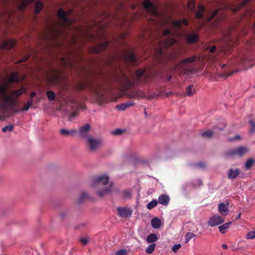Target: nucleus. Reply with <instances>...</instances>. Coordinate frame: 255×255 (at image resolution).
<instances>
[{
    "label": "nucleus",
    "mask_w": 255,
    "mask_h": 255,
    "mask_svg": "<svg viewBox=\"0 0 255 255\" xmlns=\"http://www.w3.org/2000/svg\"><path fill=\"white\" fill-rule=\"evenodd\" d=\"M125 38V34L121 33L118 38H113L110 42L104 41L98 44L94 48L93 52L99 53L107 48L113 49L115 54L109 61L111 64H114L116 62L136 64L137 63L136 56L133 52L129 50V48L127 45Z\"/></svg>",
    "instance_id": "1"
},
{
    "label": "nucleus",
    "mask_w": 255,
    "mask_h": 255,
    "mask_svg": "<svg viewBox=\"0 0 255 255\" xmlns=\"http://www.w3.org/2000/svg\"><path fill=\"white\" fill-rule=\"evenodd\" d=\"M26 92V89L22 86L18 89L7 92V86H0V116L4 112L16 106L18 98Z\"/></svg>",
    "instance_id": "2"
},
{
    "label": "nucleus",
    "mask_w": 255,
    "mask_h": 255,
    "mask_svg": "<svg viewBox=\"0 0 255 255\" xmlns=\"http://www.w3.org/2000/svg\"><path fill=\"white\" fill-rule=\"evenodd\" d=\"M77 88L79 91L89 90L100 102L103 100L105 88L103 82L100 80L80 83L77 85Z\"/></svg>",
    "instance_id": "3"
},
{
    "label": "nucleus",
    "mask_w": 255,
    "mask_h": 255,
    "mask_svg": "<svg viewBox=\"0 0 255 255\" xmlns=\"http://www.w3.org/2000/svg\"><path fill=\"white\" fill-rule=\"evenodd\" d=\"M176 40L174 38H169L166 40L160 41L159 48L156 50L154 54L155 60L161 64H165L167 62L172 60L175 55L173 54L166 53L163 48H167L175 44Z\"/></svg>",
    "instance_id": "4"
},
{
    "label": "nucleus",
    "mask_w": 255,
    "mask_h": 255,
    "mask_svg": "<svg viewBox=\"0 0 255 255\" xmlns=\"http://www.w3.org/2000/svg\"><path fill=\"white\" fill-rule=\"evenodd\" d=\"M197 60L196 55H193L190 57H186L178 63L174 67V70L179 72L187 73L193 70L192 64Z\"/></svg>",
    "instance_id": "5"
},
{
    "label": "nucleus",
    "mask_w": 255,
    "mask_h": 255,
    "mask_svg": "<svg viewBox=\"0 0 255 255\" xmlns=\"http://www.w3.org/2000/svg\"><path fill=\"white\" fill-rule=\"evenodd\" d=\"M72 11V9H69L66 12L62 8H60L58 10L57 15L59 19V25L61 27L66 28L70 27L71 21L68 17V15L70 14Z\"/></svg>",
    "instance_id": "6"
},
{
    "label": "nucleus",
    "mask_w": 255,
    "mask_h": 255,
    "mask_svg": "<svg viewBox=\"0 0 255 255\" xmlns=\"http://www.w3.org/2000/svg\"><path fill=\"white\" fill-rule=\"evenodd\" d=\"M248 151L249 149L248 147L246 146H239L227 151L225 153V156L227 157L235 155L242 157L246 154Z\"/></svg>",
    "instance_id": "7"
},
{
    "label": "nucleus",
    "mask_w": 255,
    "mask_h": 255,
    "mask_svg": "<svg viewBox=\"0 0 255 255\" xmlns=\"http://www.w3.org/2000/svg\"><path fill=\"white\" fill-rule=\"evenodd\" d=\"M109 182V177L105 174L94 176L92 179V185L93 187L99 186L100 185H107Z\"/></svg>",
    "instance_id": "8"
},
{
    "label": "nucleus",
    "mask_w": 255,
    "mask_h": 255,
    "mask_svg": "<svg viewBox=\"0 0 255 255\" xmlns=\"http://www.w3.org/2000/svg\"><path fill=\"white\" fill-rule=\"evenodd\" d=\"M87 142L89 150L92 151L98 149L102 144V140L100 138H94L91 136H87Z\"/></svg>",
    "instance_id": "9"
},
{
    "label": "nucleus",
    "mask_w": 255,
    "mask_h": 255,
    "mask_svg": "<svg viewBox=\"0 0 255 255\" xmlns=\"http://www.w3.org/2000/svg\"><path fill=\"white\" fill-rule=\"evenodd\" d=\"M225 221L224 219L220 215H214L210 217L208 222V225L210 227L219 225Z\"/></svg>",
    "instance_id": "10"
},
{
    "label": "nucleus",
    "mask_w": 255,
    "mask_h": 255,
    "mask_svg": "<svg viewBox=\"0 0 255 255\" xmlns=\"http://www.w3.org/2000/svg\"><path fill=\"white\" fill-rule=\"evenodd\" d=\"M118 215L122 218H129L131 216L132 211L128 207H118Z\"/></svg>",
    "instance_id": "11"
},
{
    "label": "nucleus",
    "mask_w": 255,
    "mask_h": 255,
    "mask_svg": "<svg viewBox=\"0 0 255 255\" xmlns=\"http://www.w3.org/2000/svg\"><path fill=\"white\" fill-rule=\"evenodd\" d=\"M120 82L126 89H129L134 85V82L131 81L124 73H122V78L120 79Z\"/></svg>",
    "instance_id": "12"
},
{
    "label": "nucleus",
    "mask_w": 255,
    "mask_h": 255,
    "mask_svg": "<svg viewBox=\"0 0 255 255\" xmlns=\"http://www.w3.org/2000/svg\"><path fill=\"white\" fill-rule=\"evenodd\" d=\"M144 8L146 11L152 14H156L157 12L152 2L149 0H145L143 3Z\"/></svg>",
    "instance_id": "13"
},
{
    "label": "nucleus",
    "mask_w": 255,
    "mask_h": 255,
    "mask_svg": "<svg viewBox=\"0 0 255 255\" xmlns=\"http://www.w3.org/2000/svg\"><path fill=\"white\" fill-rule=\"evenodd\" d=\"M16 44V41L12 39H8L3 41L0 45L2 49H9L13 47Z\"/></svg>",
    "instance_id": "14"
},
{
    "label": "nucleus",
    "mask_w": 255,
    "mask_h": 255,
    "mask_svg": "<svg viewBox=\"0 0 255 255\" xmlns=\"http://www.w3.org/2000/svg\"><path fill=\"white\" fill-rule=\"evenodd\" d=\"M128 98H144L145 97L144 93L140 90H133L129 91L127 94Z\"/></svg>",
    "instance_id": "15"
},
{
    "label": "nucleus",
    "mask_w": 255,
    "mask_h": 255,
    "mask_svg": "<svg viewBox=\"0 0 255 255\" xmlns=\"http://www.w3.org/2000/svg\"><path fill=\"white\" fill-rule=\"evenodd\" d=\"M145 71L142 69H138L135 72V78L137 82H144L145 81Z\"/></svg>",
    "instance_id": "16"
},
{
    "label": "nucleus",
    "mask_w": 255,
    "mask_h": 255,
    "mask_svg": "<svg viewBox=\"0 0 255 255\" xmlns=\"http://www.w3.org/2000/svg\"><path fill=\"white\" fill-rule=\"evenodd\" d=\"M240 173V170L238 168H230L228 172V177L230 179L236 178Z\"/></svg>",
    "instance_id": "17"
},
{
    "label": "nucleus",
    "mask_w": 255,
    "mask_h": 255,
    "mask_svg": "<svg viewBox=\"0 0 255 255\" xmlns=\"http://www.w3.org/2000/svg\"><path fill=\"white\" fill-rule=\"evenodd\" d=\"M199 40L198 35L196 33L188 34L186 37V41L188 43H194Z\"/></svg>",
    "instance_id": "18"
},
{
    "label": "nucleus",
    "mask_w": 255,
    "mask_h": 255,
    "mask_svg": "<svg viewBox=\"0 0 255 255\" xmlns=\"http://www.w3.org/2000/svg\"><path fill=\"white\" fill-rule=\"evenodd\" d=\"M228 205V204L226 205L223 203H221L219 204L218 211L222 216H225L228 214L229 209Z\"/></svg>",
    "instance_id": "19"
},
{
    "label": "nucleus",
    "mask_w": 255,
    "mask_h": 255,
    "mask_svg": "<svg viewBox=\"0 0 255 255\" xmlns=\"http://www.w3.org/2000/svg\"><path fill=\"white\" fill-rule=\"evenodd\" d=\"M169 197L165 194L160 195L158 198V203L164 206H167L169 202Z\"/></svg>",
    "instance_id": "20"
},
{
    "label": "nucleus",
    "mask_w": 255,
    "mask_h": 255,
    "mask_svg": "<svg viewBox=\"0 0 255 255\" xmlns=\"http://www.w3.org/2000/svg\"><path fill=\"white\" fill-rule=\"evenodd\" d=\"M90 126L88 124H85L84 126L81 127L79 129L80 135L82 137L86 136V133L90 130Z\"/></svg>",
    "instance_id": "21"
},
{
    "label": "nucleus",
    "mask_w": 255,
    "mask_h": 255,
    "mask_svg": "<svg viewBox=\"0 0 255 255\" xmlns=\"http://www.w3.org/2000/svg\"><path fill=\"white\" fill-rule=\"evenodd\" d=\"M113 186V183H111L109 187L104 188L102 190L98 191V194L99 196L102 197L107 194L109 193L111 191V187Z\"/></svg>",
    "instance_id": "22"
},
{
    "label": "nucleus",
    "mask_w": 255,
    "mask_h": 255,
    "mask_svg": "<svg viewBox=\"0 0 255 255\" xmlns=\"http://www.w3.org/2000/svg\"><path fill=\"white\" fill-rule=\"evenodd\" d=\"M20 79L19 74L17 72H13L10 74L8 77V82L11 83L15 82H19Z\"/></svg>",
    "instance_id": "23"
},
{
    "label": "nucleus",
    "mask_w": 255,
    "mask_h": 255,
    "mask_svg": "<svg viewBox=\"0 0 255 255\" xmlns=\"http://www.w3.org/2000/svg\"><path fill=\"white\" fill-rule=\"evenodd\" d=\"M205 11V8L204 5H200L198 6V9L195 13V17L196 18L200 19L203 17L204 13Z\"/></svg>",
    "instance_id": "24"
},
{
    "label": "nucleus",
    "mask_w": 255,
    "mask_h": 255,
    "mask_svg": "<svg viewBox=\"0 0 255 255\" xmlns=\"http://www.w3.org/2000/svg\"><path fill=\"white\" fill-rule=\"evenodd\" d=\"M151 226L154 229H159L161 224V220L158 218H154L151 222Z\"/></svg>",
    "instance_id": "25"
},
{
    "label": "nucleus",
    "mask_w": 255,
    "mask_h": 255,
    "mask_svg": "<svg viewBox=\"0 0 255 255\" xmlns=\"http://www.w3.org/2000/svg\"><path fill=\"white\" fill-rule=\"evenodd\" d=\"M34 0H20V3L18 8L21 10H23L28 4L31 3Z\"/></svg>",
    "instance_id": "26"
},
{
    "label": "nucleus",
    "mask_w": 255,
    "mask_h": 255,
    "mask_svg": "<svg viewBox=\"0 0 255 255\" xmlns=\"http://www.w3.org/2000/svg\"><path fill=\"white\" fill-rule=\"evenodd\" d=\"M158 240V237L155 234H150L146 237V242L148 243H153Z\"/></svg>",
    "instance_id": "27"
},
{
    "label": "nucleus",
    "mask_w": 255,
    "mask_h": 255,
    "mask_svg": "<svg viewBox=\"0 0 255 255\" xmlns=\"http://www.w3.org/2000/svg\"><path fill=\"white\" fill-rule=\"evenodd\" d=\"M196 93L195 89L193 85H190L186 89V94L189 97L193 96Z\"/></svg>",
    "instance_id": "28"
},
{
    "label": "nucleus",
    "mask_w": 255,
    "mask_h": 255,
    "mask_svg": "<svg viewBox=\"0 0 255 255\" xmlns=\"http://www.w3.org/2000/svg\"><path fill=\"white\" fill-rule=\"evenodd\" d=\"M76 132V130L75 129H71V130H67L66 129H61L60 130V133L64 136H68L70 135L73 134L74 133Z\"/></svg>",
    "instance_id": "29"
},
{
    "label": "nucleus",
    "mask_w": 255,
    "mask_h": 255,
    "mask_svg": "<svg viewBox=\"0 0 255 255\" xmlns=\"http://www.w3.org/2000/svg\"><path fill=\"white\" fill-rule=\"evenodd\" d=\"M232 222H228L227 223H225L222 226L219 227V230L221 232L222 234H225L226 232V230L230 228V226Z\"/></svg>",
    "instance_id": "30"
},
{
    "label": "nucleus",
    "mask_w": 255,
    "mask_h": 255,
    "mask_svg": "<svg viewBox=\"0 0 255 255\" xmlns=\"http://www.w3.org/2000/svg\"><path fill=\"white\" fill-rule=\"evenodd\" d=\"M43 6V3L40 1H37L35 3L34 12L36 14H38Z\"/></svg>",
    "instance_id": "31"
},
{
    "label": "nucleus",
    "mask_w": 255,
    "mask_h": 255,
    "mask_svg": "<svg viewBox=\"0 0 255 255\" xmlns=\"http://www.w3.org/2000/svg\"><path fill=\"white\" fill-rule=\"evenodd\" d=\"M33 105V100L30 99L26 103H24L22 109L20 111H27Z\"/></svg>",
    "instance_id": "32"
},
{
    "label": "nucleus",
    "mask_w": 255,
    "mask_h": 255,
    "mask_svg": "<svg viewBox=\"0 0 255 255\" xmlns=\"http://www.w3.org/2000/svg\"><path fill=\"white\" fill-rule=\"evenodd\" d=\"M255 160L253 158L248 159L245 163V167L246 169H250L254 165Z\"/></svg>",
    "instance_id": "33"
},
{
    "label": "nucleus",
    "mask_w": 255,
    "mask_h": 255,
    "mask_svg": "<svg viewBox=\"0 0 255 255\" xmlns=\"http://www.w3.org/2000/svg\"><path fill=\"white\" fill-rule=\"evenodd\" d=\"M196 236V234L191 233V232H188L185 234V243H188L191 239L195 237Z\"/></svg>",
    "instance_id": "34"
},
{
    "label": "nucleus",
    "mask_w": 255,
    "mask_h": 255,
    "mask_svg": "<svg viewBox=\"0 0 255 255\" xmlns=\"http://www.w3.org/2000/svg\"><path fill=\"white\" fill-rule=\"evenodd\" d=\"M158 202L156 199L152 200L147 205V208L149 210H151L157 205Z\"/></svg>",
    "instance_id": "35"
},
{
    "label": "nucleus",
    "mask_w": 255,
    "mask_h": 255,
    "mask_svg": "<svg viewBox=\"0 0 255 255\" xmlns=\"http://www.w3.org/2000/svg\"><path fill=\"white\" fill-rule=\"evenodd\" d=\"M213 134L214 132L211 130H208L201 133V136L204 138H210L212 137Z\"/></svg>",
    "instance_id": "36"
},
{
    "label": "nucleus",
    "mask_w": 255,
    "mask_h": 255,
    "mask_svg": "<svg viewBox=\"0 0 255 255\" xmlns=\"http://www.w3.org/2000/svg\"><path fill=\"white\" fill-rule=\"evenodd\" d=\"M156 247V244L154 243H152L150 244L148 247L146 249L145 252L148 254H151L154 250L155 248Z\"/></svg>",
    "instance_id": "37"
},
{
    "label": "nucleus",
    "mask_w": 255,
    "mask_h": 255,
    "mask_svg": "<svg viewBox=\"0 0 255 255\" xmlns=\"http://www.w3.org/2000/svg\"><path fill=\"white\" fill-rule=\"evenodd\" d=\"M195 0H189L188 3V7L192 11H194L195 7Z\"/></svg>",
    "instance_id": "38"
},
{
    "label": "nucleus",
    "mask_w": 255,
    "mask_h": 255,
    "mask_svg": "<svg viewBox=\"0 0 255 255\" xmlns=\"http://www.w3.org/2000/svg\"><path fill=\"white\" fill-rule=\"evenodd\" d=\"M46 95L47 97V98L50 101H53L55 99V93L52 91H49L46 93Z\"/></svg>",
    "instance_id": "39"
},
{
    "label": "nucleus",
    "mask_w": 255,
    "mask_h": 255,
    "mask_svg": "<svg viewBox=\"0 0 255 255\" xmlns=\"http://www.w3.org/2000/svg\"><path fill=\"white\" fill-rule=\"evenodd\" d=\"M251 0H244L243 1H242V2H241L238 7H237L236 8H235V10L236 11H238L241 8H242V7H244L245 5H246L247 4V3L250 1Z\"/></svg>",
    "instance_id": "40"
},
{
    "label": "nucleus",
    "mask_w": 255,
    "mask_h": 255,
    "mask_svg": "<svg viewBox=\"0 0 255 255\" xmlns=\"http://www.w3.org/2000/svg\"><path fill=\"white\" fill-rule=\"evenodd\" d=\"M15 107V106H14L12 108H10L8 110H7L6 111L4 112L1 116H0V119H2V118H4L5 116V114L6 113H8L10 111H11L12 112L13 114L17 113L18 111L14 109Z\"/></svg>",
    "instance_id": "41"
},
{
    "label": "nucleus",
    "mask_w": 255,
    "mask_h": 255,
    "mask_svg": "<svg viewBox=\"0 0 255 255\" xmlns=\"http://www.w3.org/2000/svg\"><path fill=\"white\" fill-rule=\"evenodd\" d=\"M207 50H209V52L213 54L212 56L213 57H214L215 52L216 51V46L215 45L212 46H208Z\"/></svg>",
    "instance_id": "42"
},
{
    "label": "nucleus",
    "mask_w": 255,
    "mask_h": 255,
    "mask_svg": "<svg viewBox=\"0 0 255 255\" xmlns=\"http://www.w3.org/2000/svg\"><path fill=\"white\" fill-rule=\"evenodd\" d=\"M173 26L177 28H179L181 26L182 22L181 20H174L172 22Z\"/></svg>",
    "instance_id": "43"
},
{
    "label": "nucleus",
    "mask_w": 255,
    "mask_h": 255,
    "mask_svg": "<svg viewBox=\"0 0 255 255\" xmlns=\"http://www.w3.org/2000/svg\"><path fill=\"white\" fill-rule=\"evenodd\" d=\"M255 238V231L249 232L246 235L247 239H254Z\"/></svg>",
    "instance_id": "44"
},
{
    "label": "nucleus",
    "mask_w": 255,
    "mask_h": 255,
    "mask_svg": "<svg viewBox=\"0 0 255 255\" xmlns=\"http://www.w3.org/2000/svg\"><path fill=\"white\" fill-rule=\"evenodd\" d=\"M249 123L251 126L250 132L251 133H253L255 131V123L253 120H250Z\"/></svg>",
    "instance_id": "45"
},
{
    "label": "nucleus",
    "mask_w": 255,
    "mask_h": 255,
    "mask_svg": "<svg viewBox=\"0 0 255 255\" xmlns=\"http://www.w3.org/2000/svg\"><path fill=\"white\" fill-rule=\"evenodd\" d=\"M88 198V194L86 192H82L79 198V202H82L84 200Z\"/></svg>",
    "instance_id": "46"
},
{
    "label": "nucleus",
    "mask_w": 255,
    "mask_h": 255,
    "mask_svg": "<svg viewBox=\"0 0 255 255\" xmlns=\"http://www.w3.org/2000/svg\"><path fill=\"white\" fill-rule=\"evenodd\" d=\"M13 127L12 125L5 126L2 128V131L3 132H6L7 131H11L13 129Z\"/></svg>",
    "instance_id": "47"
},
{
    "label": "nucleus",
    "mask_w": 255,
    "mask_h": 255,
    "mask_svg": "<svg viewBox=\"0 0 255 255\" xmlns=\"http://www.w3.org/2000/svg\"><path fill=\"white\" fill-rule=\"evenodd\" d=\"M127 254V251L125 249H121L117 251L116 255H126Z\"/></svg>",
    "instance_id": "48"
},
{
    "label": "nucleus",
    "mask_w": 255,
    "mask_h": 255,
    "mask_svg": "<svg viewBox=\"0 0 255 255\" xmlns=\"http://www.w3.org/2000/svg\"><path fill=\"white\" fill-rule=\"evenodd\" d=\"M124 132V130L120 129L117 128L116 130L112 131V134L114 135H120Z\"/></svg>",
    "instance_id": "49"
},
{
    "label": "nucleus",
    "mask_w": 255,
    "mask_h": 255,
    "mask_svg": "<svg viewBox=\"0 0 255 255\" xmlns=\"http://www.w3.org/2000/svg\"><path fill=\"white\" fill-rule=\"evenodd\" d=\"M181 246L180 244L174 245L172 248V250L174 253H176L181 248Z\"/></svg>",
    "instance_id": "50"
},
{
    "label": "nucleus",
    "mask_w": 255,
    "mask_h": 255,
    "mask_svg": "<svg viewBox=\"0 0 255 255\" xmlns=\"http://www.w3.org/2000/svg\"><path fill=\"white\" fill-rule=\"evenodd\" d=\"M124 197L125 198H129L131 196V193L128 190H125L124 191Z\"/></svg>",
    "instance_id": "51"
},
{
    "label": "nucleus",
    "mask_w": 255,
    "mask_h": 255,
    "mask_svg": "<svg viewBox=\"0 0 255 255\" xmlns=\"http://www.w3.org/2000/svg\"><path fill=\"white\" fill-rule=\"evenodd\" d=\"M117 109L119 110L124 111L126 109V107L124 103L121 104L117 106Z\"/></svg>",
    "instance_id": "52"
},
{
    "label": "nucleus",
    "mask_w": 255,
    "mask_h": 255,
    "mask_svg": "<svg viewBox=\"0 0 255 255\" xmlns=\"http://www.w3.org/2000/svg\"><path fill=\"white\" fill-rule=\"evenodd\" d=\"M218 10H215L211 14L210 17L209 18V20L214 18L218 14Z\"/></svg>",
    "instance_id": "53"
},
{
    "label": "nucleus",
    "mask_w": 255,
    "mask_h": 255,
    "mask_svg": "<svg viewBox=\"0 0 255 255\" xmlns=\"http://www.w3.org/2000/svg\"><path fill=\"white\" fill-rule=\"evenodd\" d=\"M80 241L82 245L84 246L86 245L88 242V239L86 238H81Z\"/></svg>",
    "instance_id": "54"
},
{
    "label": "nucleus",
    "mask_w": 255,
    "mask_h": 255,
    "mask_svg": "<svg viewBox=\"0 0 255 255\" xmlns=\"http://www.w3.org/2000/svg\"><path fill=\"white\" fill-rule=\"evenodd\" d=\"M124 104L125 105V106L126 107V109H127L128 107L133 106L134 103L132 101H129L128 102L125 103Z\"/></svg>",
    "instance_id": "55"
},
{
    "label": "nucleus",
    "mask_w": 255,
    "mask_h": 255,
    "mask_svg": "<svg viewBox=\"0 0 255 255\" xmlns=\"http://www.w3.org/2000/svg\"><path fill=\"white\" fill-rule=\"evenodd\" d=\"M77 115V112H72L70 116H69V120L70 121H71L72 119L74 118H75Z\"/></svg>",
    "instance_id": "56"
},
{
    "label": "nucleus",
    "mask_w": 255,
    "mask_h": 255,
    "mask_svg": "<svg viewBox=\"0 0 255 255\" xmlns=\"http://www.w3.org/2000/svg\"><path fill=\"white\" fill-rule=\"evenodd\" d=\"M163 78L167 82H169L171 80L172 76L170 74H167L166 77H163Z\"/></svg>",
    "instance_id": "57"
},
{
    "label": "nucleus",
    "mask_w": 255,
    "mask_h": 255,
    "mask_svg": "<svg viewBox=\"0 0 255 255\" xmlns=\"http://www.w3.org/2000/svg\"><path fill=\"white\" fill-rule=\"evenodd\" d=\"M171 33V31L170 29H165L163 33V35L164 36H166L170 34Z\"/></svg>",
    "instance_id": "58"
},
{
    "label": "nucleus",
    "mask_w": 255,
    "mask_h": 255,
    "mask_svg": "<svg viewBox=\"0 0 255 255\" xmlns=\"http://www.w3.org/2000/svg\"><path fill=\"white\" fill-rule=\"evenodd\" d=\"M181 22H182V24H184L185 25H189L188 21V20L186 19H183L181 20Z\"/></svg>",
    "instance_id": "59"
},
{
    "label": "nucleus",
    "mask_w": 255,
    "mask_h": 255,
    "mask_svg": "<svg viewBox=\"0 0 255 255\" xmlns=\"http://www.w3.org/2000/svg\"><path fill=\"white\" fill-rule=\"evenodd\" d=\"M197 166L201 167V168H204L205 166V165L203 162H199L197 164Z\"/></svg>",
    "instance_id": "60"
},
{
    "label": "nucleus",
    "mask_w": 255,
    "mask_h": 255,
    "mask_svg": "<svg viewBox=\"0 0 255 255\" xmlns=\"http://www.w3.org/2000/svg\"><path fill=\"white\" fill-rule=\"evenodd\" d=\"M52 32L54 33L55 34H58L60 32L58 30L55 29L54 28H51Z\"/></svg>",
    "instance_id": "61"
},
{
    "label": "nucleus",
    "mask_w": 255,
    "mask_h": 255,
    "mask_svg": "<svg viewBox=\"0 0 255 255\" xmlns=\"http://www.w3.org/2000/svg\"><path fill=\"white\" fill-rule=\"evenodd\" d=\"M36 95V93L35 92H32L30 93V97L31 98V99L32 100V98H34Z\"/></svg>",
    "instance_id": "62"
},
{
    "label": "nucleus",
    "mask_w": 255,
    "mask_h": 255,
    "mask_svg": "<svg viewBox=\"0 0 255 255\" xmlns=\"http://www.w3.org/2000/svg\"><path fill=\"white\" fill-rule=\"evenodd\" d=\"M222 248L224 249H227L228 248V246L226 245V244H223L222 245Z\"/></svg>",
    "instance_id": "63"
},
{
    "label": "nucleus",
    "mask_w": 255,
    "mask_h": 255,
    "mask_svg": "<svg viewBox=\"0 0 255 255\" xmlns=\"http://www.w3.org/2000/svg\"><path fill=\"white\" fill-rule=\"evenodd\" d=\"M28 58H29V56H25L24 57V58L23 59L22 61H26V60L28 59Z\"/></svg>",
    "instance_id": "64"
}]
</instances>
